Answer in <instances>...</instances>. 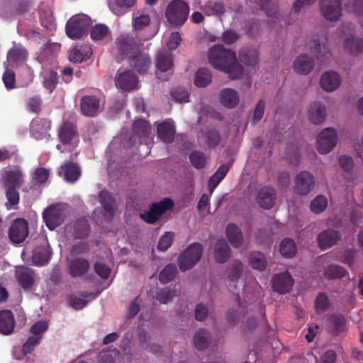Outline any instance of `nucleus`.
Wrapping results in <instances>:
<instances>
[{
	"mask_svg": "<svg viewBox=\"0 0 363 363\" xmlns=\"http://www.w3.org/2000/svg\"><path fill=\"white\" fill-rule=\"evenodd\" d=\"M208 60L213 68L228 74L231 79H239L243 74V67L238 62L235 52L221 45L208 50Z\"/></svg>",
	"mask_w": 363,
	"mask_h": 363,
	"instance_id": "nucleus-1",
	"label": "nucleus"
},
{
	"mask_svg": "<svg viewBox=\"0 0 363 363\" xmlns=\"http://www.w3.org/2000/svg\"><path fill=\"white\" fill-rule=\"evenodd\" d=\"M203 254V247L199 242H194L181 253L177 259L178 264L182 271L191 269L201 259Z\"/></svg>",
	"mask_w": 363,
	"mask_h": 363,
	"instance_id": "nucleus-2",
	"label": "nucleus"
},
{
	"mask_svg": "<svg viewBox=\"0 0 363 363\" xmlns=\"http://www.w3.org/2000/svg\"><path fill=\"white\" fill-rule=\"evenodd\" d=\"M189 13L188 4L182 0L171 1L166 10L168 21L174 26H182L186 21Z\"/></svg>",
	"mask_w": 363,
	"mask_h": 363,
	"instance_id": "nucleus-3",
	"label": "nucleus"
},
{
	"mask_svg": "<svg viewBox=\"0 0 363 363\" xmlns=\"http://www.w3.org/2000/svg\"><path fill=\"white\" fill-rule=\"evenodd\" d=\"M91 24V18L84 14L72 17L67 23L66 33L73 39H78L86 33Z\"/></svg>",
	"mask_w": 363,
	"mask_h": 363,
	"instance_id": "nucleus-4",
	"label": "nucleus"
},
{
	"mask_svg": "<svg viewBox=\"0 0 363 363\" xmlns=\"http://www.w3.org/2000/svg\"><path fill=\"white\" fill-rule=\"evenodd\" d=\"M173 206V201L169 198H165L162 201L153 203L150 206L147 211L140 213V218L147 223L153 224L156 223L160 218L167 210Z\"/></svg>",
	"mask_w": 363,
	"mask_h": 363,
	"instance_id": "nucleus-5",
	"label": "nucleus"
},
{
	"mask_svg": "<svg viewBox=\"0 0 363 363\" xmlns=\"http://www.w3.org/2000/svg\"><path fill=\"white\" fill-rule=\"evenodd\" d=\"M337 142L336 130L333 128H326L318 136L317 149L320 154H328L335 147Z\"/></svg>",
	"mask_w": 363,
	"mask_h": 363,
	"instance_id": "nucleus-6",
	"label": "nucleus"
},
{
	"mask_svg": "<svg viewBox=\"0 0 363 363\" xmlns=\"http://www.w3.org/2000/svg\"><path fill=\"white\" fill-rule=\"evenodd\" d=\"M172 65V55L167 50L159 52L156 61V74L157 78L162 81L167 80L169 75L172 74L171 68Z\"/></svg>",
	"mask_w": 363,
	"mask_h": 363,
	"instance_id": "nucleus-7",
	"label": "nucleus"
},
{
	"mask_svg": "<svg viewBox=\"0 0 363 363\" xmlns=\"http://www.w3.org/2000/svg\"><path fill=\"white\" fill-rule=\"evenodd\" d=\"M29 235L28 224L23 218L14 220L9 229V237L13 243L18 244L23 242Z\"/></svg>",
	"mask_w": 363,
	"mask_h": 363,
	"instance_id": "nucleus-8",
	"label": "nucleus"
},
{
	"mask_svg": "<svg viewBox=\"0 0 363 363\" xmlns=\"http://www.w3.org/2000/svg\"><path fill=\"white\" fill-rule=\"evenodd\" d=\"M320 10L328 21H337L342 15L341 0H320Z\"/></svg>",
	"mask_w": 363,
	"mask_h": 363,
	"instance_id": "nucleus-9",
	"label": "nucleus"
},
{
	"mask_svg": "<svg viewBox=\"0 0 363 363\" xmlns=\"http://www.w3.org/2000/svg\"><path fill=\"white\" fill-rule=\"evenodd\" d=\"M43 217L48 228L54 230L63 223L65 213L59 206H52L43 212Z\"/></svg>",
	"mask_w": 363,
	"mask_h": 363,
	"instance_id": "nucleus-10",
	"label": "nucleus"
},
{
	"mask_svg": "<svg viewBox=\"0 0 363 363\" xmlns=\"http://www.w3.org/2000/svg\"><path fill=\"white\" fill-rule=\"evenodd\" d=\"M294 282L291 274L287 272L274 275L271 281L273 291L281 294L289 292Z\"/></svg>",
	"mask_w": 363,
	"mask_h": 363,
	"instance_id": "nucleus-11",
	"label": "nucleus"
},
{
	"mask_svg": "<svg viewBox=\"0 0 363 363\" xmlns=\"http://www.w3.org/2000/svg\"><path fill=\"white\" fill-rule=\"evenodd\" d=\"M59 138L64 145L76 146L78 143V135L75 123L72 121L64 122L59 131Z\"/></svg>",
	"mask_w": 363,
	"mask_h": 363,
	"instance_id": "nucleus-12",
	"label": "nucleus"
},
{
	"mask_svg": "<svg viewBox=\"0 0 363 363\" xmlns=\"http://www.w3.org/2000/svg\"><path fill=\"white\" fill-rule=\"evenodd\" d=\"M138 84V79L129 70L122 71L119 69L116 76V85L125 91H130L136 88Z\"/></svg>",
	"mask_w": 363,
	"mask_h": 363,
	"instance_id": "nucleus-13",
	"label": "nucleus"
},
{
	"mask_svg": "<svg viewBox=\"0 0 363 363\" xmlns=\"http://www.w3.org/2000/svg\"><path fill=\"white\" fill-rule=\"evenodd\" d=\"M101 99L96 96H84L81 99L82 113L89 117L96 116L100 111Z\"/></svg>",
	"mask_w": 363,
	"mask_h": 363,
	"instance_id": "nucleus-14",
	"label": "nucleus"
},
{
	"mask_svg": "<svg viewBox=\"0 0 363 363\" xmlns=\"http://www.w3.org/2000/svg\"><path fill=\"white\" fill-rule=\"evenodd\" d=\"M315 186V179L308 172H300L296 178V190L302 195L308 194Z\"/></svg>",
	"mask_w": 363,
	"mask_h": 363,
	"instance_id": "nucleus-15",
	"label": "nucleus"
},
{
	"mask_svg": "<svg viewBox=\"0 0 363 363\" xmlns=\"http://www.w3.org/2000/svg\"><path fill=\"white\" fill-rule=\"evenodd\" d=\"M341 84V77L338 73L329 71L323 73L320 79L321 88L327 91L332 92L339 88Z\"/></svg>",
	"mask_w": 363,
	"mask_h": 363,
	"instance_id": "nucleus-16",
	"label": "nucleus"
},
{
	"mask_svg": "<svg viewBox=\"0 0 363 363\" xmlns=\"http://www.w3.org/2000/svg\"><path fill=\"white\" fill-rule=\"evenodd\" d=\"M314 60L306 54L298 55L293 62L292 68L298 74L307 75L314 69Z\"/></svg>",
	"mask_w": 363,
	"mask_h": 363,
	"instance_id": "nucleus-17",
	"label": "nucleus"
},
{
	"mask_svg": "<svg viewBox=\"0 0 363 363\" xmlns=\"http://www.w3.org/2000/svg\"><path fill=\"white\" fill-rule=\"evenodd\" d=\"M116 48L121 55V60L128 53L140 46V43H138L136 40L130 35H121L116 40Z\"/></svg>",
	"mask_w": 363,
	"mask_h": 363,
	"instance_id": "nucleus-18",
	"label": "nucleus"
},
{
	"mask_svg": "<svg viewBox=\"0 0 363 363\" xmlns=\"http://www.w3.org/2000/svg\"><path fill=\"white\" fill-rule=\"evenodd\" d=\"M327 116V110L325 105L320 102H313L308 109V117L311 123L319 125L323 123Z\"/></svg>",
	"mask_w": 363,
	"mask_h": 363,
	"instance_id": "nucleus-19",
	"label": "nucleus"
},
{
	"mask_svg": "<svg viewBox=\"0 0 363 363\" xmlns=\"http://www.w3.org/2000/svg\"><path fill=\"white\" fill-rule=\"evenodd\" d=\"M220 104L228 108L236 107L240 102V97L238 91L231 88L221 89L218 94Z\"/></svg>",
	"mask_w": 363,
	"mask_h": 363,
	"instance_id": "nucleus-20",
	"label": "nucleus"
},
{
	"mask_svg": "<svg viewBox=\"0 0 363 363\" xmlns=\"http://www.w3.org/2000/svg\"><path fill=\"white\" fill-rule=\"evenodd\" d=\"M275 200V190L273 188L263 187L257 194V201L262 208H271L274 205Z\"/></svg>",
	"mask_w": 363,
	"mask_h": 363,
	"instance_id": "nucleus-21",
	"label": "nucleus"
},
{
	"mask_svg": "<svg viewBox=\"0 0 363 363\" xmlns=\"http://www.w3.org/2000/svg\"><path fill=\"white\" fill-rule=\"evenodd\" d=\"M157 131L158 137L163 142L167 143H172L175 135V126L173 121L168 119L158 124Z\"/></svg>",
	"mask_w": 363,
	"mask_h": 363,
	"instance_id": "nucleus-22",
	"label": "nucleus"
},
{
	"mask_svg": "<svg viewBox=\"0 0 363 363\" xmlns=\"http://www.w3.org/2000/svg\"><path fill=\"white\" fill-rule=\"evenodd\" d=\"M59 174L63 176L68 182H75L81 176V170L77 164L66 162L60 167Z\"/></svg>",
	"mask_w": 363,
	"mask_h": 363,
	"instance_id": "nucleus-23",
	"label": "nucleus"
},
{
	"mask_svg": "<svg viewBox=\"0 0 363 363\" xmlns=\"http://www.w3.org/2000/svg\"><path fill=\"white\" fill-rule=\"evenodd\" d=\"M347 329V321L343 316L332 315L328 319V330L334 335L337 336L346 332Z\"/></svg>",
	"mask_w": 363,
	"mask_h": 363,
	"instance_id": "nucleus-24",
	"label": "nucleus"
},
{
	"mask_svg": "<svg viewBox=\"0 0 363 363\" xmlns=\"http://www.w3.org/2000/svg\"><path fill=\"white\" fill-rule=\"evenodd\" d=\"M16 276L20 285L25 290L30 289L35 283L34 272L28 267L18 268Z\"/></svg>",
	"mask_w": 363,
	"mask_h": 363,
	"instance_id": "nucleus-25",
	"label": "nucleus"
},
{
	"mask_svg": "<svg viewBox=\"0 0 363 363\" xmlns=\"http://www.w3.org/2000/svg\"><path fill=\"white\" fill-rule=\"evenodd\" d=\"M50 128V122L45 118H35L30 123V131L36 139L46 136Z\"/></svg>",
	"mask_w": 363,
	"mask_h": 363,
	"instance_id": "nucleus-26",
	"label": "nucleus"
},
{
	"mask_svg": "<svg viewBox=\"0 0 363 363\" xmlns=\"http://www.w3.org/2000/svg\"><path fill=\"white\" fill-rule=\"evenodd\" d=\"M151 64L150 57L145 53H138L131 57L130 60V66L140 74L146 73Z\"/></svg>",
	"mask_w": 363,
	"mask_h": 363,
	"instance_id": "nucleus-27",
	"label": "nucleus"
},
{
	"mask_svg": "<svg viewBox=\"0 0 363 363\" xmlns=\"http://www.w3.org/2000/svg\"><path fill=\"white\" fill-rule=\"evenodd\" d=\"M15 327L14 316L11 311L3 310L0 311V333L10 335Z\"/></svg>",
	"mask_w": 363,
	"mask_h": 363,
	"instance_id": "nucleus-28",
	"label": "nucleus"
},
{
	"mask_svg": "<svg viewBox=\"0 0 363 363\" xmlns=\"http://www.w3.org/2000/svg\"><path fill=\"white\" fill-rule=\"evenodd\" d=\"M2 179L5 186L16 187L23 183V173L19 168L5 170L2 175Z\"/></svg>",
	"mask_w": 363,
	"mask_h": 363,
	"instance_id": "nucleus-29",
	"label": "nucleus"
},
{
	"mask_svg": "<svg viewBox=\"0 0 363 363\" xmlns=\"http://www.w3.org/2000/svg\"><path fill=\"white\" fill-rule=\"evenodd\" d=\"M339 240L340 235L334 230H325L318 236V245L322 249H327L333 246Z\"/></svg>",
	"mask_w": 363,
	"mask_h": 363,
	"instance_id": "nucleus-30",
	"label": "nucleus"
},
{
	"mask_svg": "<svg viewBox=\"0 0 363 363\" xmlns=\"http://www.w3.org/2000/svg\"><path fill=\"white\" fill-rule=\"evenodd\" d=\"M69 273L73 277H78L86 274L89 269V263L85 259L77 258L69 262Z\"/></svg>",
	"mask_w": 363,
	"mask_h": 363,
	"instance_id": "nucleus-31",
	"label": "nucleus"
},
{
	"mask_svg": "<svg viewBox=\"0 0 363 363\" xmlns=\"http://www.w3.org/2000/svg\"><path fill=\"white\" fill-rule=\"evenodd\" d=\"M230 254V249L227 242L223 240H219L214 247V257L219 263L225 262Z\"/></svg>",
	"mask_w": 363,
	"mask_h": 363,
	"instance_id": "nucleus-32",
	"label": "nucleus"
},
{
	"mask_svg": "<svg viewBox=\"0 0 363 363\" xmlns=\"http://www.w3.org/2000/svg\"><path fill=\"white\" fill-rule=\"evenodd\" d=\"M226 236L231 245L235 247H238L242 244V234L240 228L235 224L230 223L228 225Z\"/></svg>",
	"mask_w": 363,
	"mask_h": 363,
	"instance_id": "nucleus-33",
	"label": "nucleus"
},
{
	"mask_svg": "<svg viewBox=\"0 0 363 363\" xmlns=\"http://www.w3.org/2000/svg\"><path fill=\"white\" fill-rule=\"evenodd\" d=\"M211 342L209 333L203 328L198 330L194 337V344L199 350H203L207 348Z\"/></svg>",
	"mask_w": 363,
	"mask_h": 363,
	"instance_id": "nucleus-34",
	"label": "nucleus"
},
{
	"mask_svg": "<svg viewBox=\"0 0 363 363\" xmlns=\"http://www.w3.org/2000/svg\"><path fill=\"white\" fill-rule=\"evenodd\" d=\"M194 81L197 87H206L212 82V74L207 68H200L196 72Z\"/></svg>",
	"mask_w": 363,
	"mask_h": 363,
	"instance_id": "nucleus-35",
	"label": "nucleus"
},
{
	"mask_svg": "<svg viewBox=\"0 0 363 363\" xmlns=\"http://www.w3.org/2000/svg\"><path fill=\"white\" fill-rule=\"evenodd\" d=\"M243 272V264L240 260H234L225 271V277L231 282H235Z\"/></svg>",
	"mask_w": 363,
	"mask_h": 363,
	"instance_id": "nucleus-36",
	"label": "nucleus"
},
{
	"mask_svg": "<svg viewBox=\"0 0 363 363\" xmlns=\"http://www.w3.org/2000/svg\"><path fill=\"white\" fill-rule=\"evenodd\" d=\"M311 52L318 59L324 61L328 58L329 55L328 48L320 41V40H314L312 45H310Z\"/></svg>",
	"mask_w": 363,
	"mask_h": 363,
	"instance_id": "nucleus-37",
	"label": "nucleus"
},
{
	"mask_svg": "<svg viewBox=\"0 0 363 363\" xmlns=\"http://www.w3.org/2000/svg\"><path fill=\"white\" fill-rule=\"evenodd\" d=\"M347 274L346 269L340 265L330 264L325 267L324 277L327 279H336L344 277Z\"/></svg>",
	"mask_w": 363,
	"mask_h": 363,
	"instance_id": "nucleus-38",
	"label": "nucleus"
},
{
	"mask_svg": "<svg viewBox=\"0 0 363 363\" xmlns=\"http://www.w3.org/2000/svg\"><path fill=\"white\" fill-rule=\"evenodd\" d=\"M50 256V252L47 246L36 247L33 253L32 260L35 264L41 265L46 263Z\"/></svg>",
	"mask_w": 363,
	"mask_h": 363,
	"instance_id": "nucleus-39",
	"label": "nucleus"
},
{
	"mask_svg": "<svg viewBox=\"0 0 363 363\" xmlns=\"http://www.w3.org/2000/svg\"><path fill=\"white\" fill-rule=\"evenodd\" d=\"M279 251L281 255L286 258L294 257L297 252L294 241L290 238H285L280 243Z\"/></svg>",
	"mask_w": 363,
	"mask_h": 363,
	"instance_id": "nucleus-40",
	"label": "nucleus"
},
{
	"mask_svg": "<svg viewBox=\"0 0 363 363\" xmlns=\"http://www.w3.org/2000/svg\"><path fill=\"white\" fill-rule=\"evenodd\" d=\"M248 262L255 269L263 271L267 267V261L264 256L259 252H252L250 254Z\"/></svg>",
	"mask_w": 363,
	"mask_h": 363,
	"instance_id": "nucleus-41",
	"label": "nucleus"
},
{
	"mask_svg": "<svg viewBox=\"0 0 363 363\" xmlns=\"http://www.w3.org/2000/svg\"><path fill=\"white\" fill-rule=\"evenodd\" d=\"M228 171L229 166L227 164H222L209 179L208 186L211 191L210 194L213 192L214 189L223 179Z\"/></svg>",
	"mask_w": 363,
	"mask_h": 363,
	"instance_id": "nucleus-42",
	"label": "nucleus"
},
{
	"mask_svg": "<svg viewBox=\"0 0 363 363\" xmlns=\"http://www.w3.org/2000/svg\"><path fill=\"white\" fill-rule=\"evenodd\" d=\"M344 50L351 54H358L363 50V40L350 36L344 43Z\"/></svg>",
	"mask_w": 363,
	"mask_h": 363,
	"instance_id": "nucleus-43",
	"label": "nucleus"
},
{
	"mask_svg": "<svg viewBox=\"0 0 363 363\" xmlns=\"http://www.w3.org/2000/svg\"><path fill=\"white\" fill-rule=\"evenodd\" d=\"M240 61L247 66H255L258 63L259 55L255 50H244L239 53Z\"/></svg>",
	"mask_w": 363,
	"mask_h": 363,
	"instance_id": "nucleus-44",
	"label": "nucleus"
},
{
	"mask_svg": "<svg viewBox=\"0 0 363 363\" xmlns=\"http://www.w3.org/2000/svg\"><path fill=\"white\" fill-rule=\"evenodd\" d=\"M28 57V52L21 45L13 46L8 53V58L13 62H24Z\"/></svg>",
	"mask_w": 363,
	"mask_h": 363,
	"instance_id": "nucleus-45",
	"label": "nucleus"
},
{
	"mask_svg": "<svg viewBox=\"0 0 363 363\" xmlns=\"http://www.w3.org/2000/svg\"><path fill=\"white\" fill-rule=\"evenodd\" d=\"M177 273V269L174 264H167L160 274V281L162 284H167L173 280Z\"/></svg>",
	"mask_w": 363,
	"mask_h": 363,
	"instance_id": "nucleus-46",
	"label": "nucleus"
},
{
	"mask_svg": "<svg viewBox=\"0 0 363 363\" xmlns=\"http://www.w3.org/2000/svg\"><path fill=\"white\" fill-rule=\"evenodd\" d=\"M99 197L100 203L104 206L106 211L111 215L113 214L116 209V204L108 193L106 191H102L99 193Z\"/></svg>",
	"mask_w": 363,
	"mask_h": 363,
	"instance_id": "nucleus-47",
	"label": "nucleus"
},
{
	"mask_svg": "<svg viewBox=\"0 0 363 363\" xmlns=\"http://www.w3.org/2000/svg\"><path fill=\"white\" fill-rule=\"evenodd\" d=\"M328 206V200L325 196L319 195L313 199L310 204V209L315 213H320Z\"/></svg>",
	"mask_w": 363,
	"mask_h": 363,
	"instance_id": "nucleus-48",
	"label": "nucleus"
},
{
	"mask_svg": "<svg viewBox=\"0 0 363 363\" xmlns=\"http://www.w3.org/2000/svg\"><path fill=\"white\" fill-rule=\"evenodd\" d=\"M6 197L7 199V203L6 206L8 208H11V206H16L18 204L20 200L19 193L14 186H6Z\"/></svg>",
	"mask_w": 363,
	"mask_h": 363,
	"instance_id": "nucleus-49",
	"label": "nucleus"
},
{
	"mask_svg": "<svg viewBox=\"0 0 363 363\" xmlns=\"http://www.w3.org/2000/svg\"><path fill=\"white\" fill-rule=\"evenodd\" d=\"M133 131L140 137H145L150 134L151 131V126L145 120H138L133 124Z\"/></svg>",
	"mask_w": 363,
	"mask_h": 363,
	"instance_id": "nucleus-50",
	"label": "nucleus"
},
{
	"mask_svg": "<svg viewBox=\"0 0 363 363\" xmlns=\"http://www.w3.org/2000/svg\"><path fill=\"white\" fill-rule=\"evenodd\" d=\"M109 28L104 24H97L94 26L91 31V37L94 40H101L108 35Z\"/></svg>",
	"mask_w": 363,
	"mask_h": 363,
	"instance_id": "nucleus-51",
	"label": "nucleus"
},
{
	"mask_svg": "<svg viewBox=\"0 0 363 363\" xmlns=\"http://www.w3.org/2000/svg\"><path fill=\"white\" fill-rule=\"evenodd\" d=\"M206 142L209 148H214L219 145L221 138L219 133L213 129L208 128L205 133Z\"/></svg>",
	"mask_w": 363,
	"mask_h": 363,
	"instance_id": "nucleus-52",
	"label": "nucleus"
},
{
	"mask_svg": "<svg viewBox=\"0 0 363 363\" xmlns=\"http://www.w3.org/2000/svg\"><path fill=\"white\" fill-rule=\"evenodd\" d=\"M89 225L86 220L82 219L74 225L75 236L78 238H85L89 235Z\"/></svg>",
	"mask_w": 363,
	"mask_h": 363,
	"instance_id": "nucleus-53",
	"label": "nucleus"
},
{
	"mask_svg": "<svg viewBox=\"0 0 363 363\" xmlns=\"http://www.w3.org/2000/svg\"><path fill=\"white\" fill-rule=\"evenodd\" d=\"M150 23V18L147 14H140L136 16L134 13L133 20V28L134 30H141L149 26Z\"/></svg>",
	"mask_w": 363,
	"mask_h": 363,
	"instance_id": "nucleus-54",
	"label": "nucleus"
},
{
	"mask_svg": "<svg viewBox=\"0 0 363 363\" xmlns=\"http://www.w3.org/2000/svg\"><path fill=\"white\" fill-rule=\"evenodd\" d=\"M315 306L316 311L318 313H323L329 309L330 303L325 294L321 293L318 294L315 300Z\"/></svg>",
	"mask_w": 363,
	"mask_h": 363,
	"instance_id": "nucleus-55",
	"label": "nucleus"
},
{
	"mask_svg": "<svg viewBox=\"0 0 363 363\" xmlns=\"http://www.w3.org/2000/svg\"><path fill=\"white\" fill-rule=\"evenodd\" d=\"M203 11L207 16L222 14L225 11V6L222 2H215L205 6Z\"/></svg>",
	"mask_w": 363,
	"mask_h": 363,
	"instance_id": "nucleus-56",
	"label": "nucleus"
},
{
	"mask_svg": "<svg viewBox=\"0 0 363 363\" xmlns=\"http://www.w3.org/2000/svg\"><path fill=\"white\" fill-rule=\"evenodd\" d=\"M190 160L194 167L197 169L203 168L206 163V157L203 152L194 151L190 155Z\"/></svg>",
	"mask_w": 363,
	"mask_h": 363,
	"instance_id": "nucleus-57",
	"label": "nucleus"
},
{
	"mask_svg": "<svg viewBox=\"0 0 363 363\" xmlns=\"http://www.w3.org/2000/svg\"><path fill=\"white\" fill-rule=\"evenodd\" d=\"M174 239V233L172 232H167L159 240L157 244V250L162 252L166 251L172 243Z\"/></svg>",
	"mask_w": 363,
	"mask_h": 363,
	"instance_id": "nucleus-58",
	"label": "nucleus"
},
{
	"mask_svg": "<svg viewBox=\"0 0 363 363\" xmlns=\"http://www.w3.org/2000/svg\"><path fill=\"white\" fill-rule=\"evenodd\" d=\"M175 296V290H172L169 288H165L159 291V292L157 294V298L162 303L164 304L172 301L173 297Z\"/></svg>",
	"mask_w": 363,
	"mask_h": 363,
	"instance_id": "nucleus-59",
	"label": "nucleus"
},
{
	"mask_svg": "<svg viewBox=\"0 0 363 363\" xmlns=\"http://www.w3.org/2000/svg\"><path fill=\"white\" fill-rule=\"evenodd\" d=\"M57 82V73L51 71L45 77L43 84L46 89H49L50 92H52Z\"/></svg>",
	"mask_w": 363,
	"mask_h": 363,
	"instance_id": "nucleus-60",
	"label": "nucleus"
},
{
	"mask_svg": "<svg viewBox=\"0 0 363 363\" xmlns=\"http://www.w3.org/2000/svg\"><path fill=\"white\" fill-rule=\"evenodd\" d=\"M41 340V336L30 337L23 345V352L24 354L30 353L34 347L38 345Z\"/></svg>",
	"mask_w": 363,
	"mask_h": 363,
	"instance_id": "nucleus-61",
	"label": "nucleus"
},
{
	"mask_svg": "<svg viewBox=\"0 0 363 363\" xmlns=\"http://www.w3.org/2000/svg\"><path fill=\"white\" fill-rule=\"evenodd\" d=\"M94 269L96 273L104 279L108 278L111 269L103 262H96L94 264Z\"/></svg>",
	"mask_w": 363,
	"mask_h": 363,
	"instance_id": "nucleus-62",
	"label": "nucleus"
},
{
	"mask_svg": "<svg viewBox=\"0 0 363 363\" xmlns=\"http://www.w3.org/2000/svg\"><path fill=\"white\" fill-rule=\"evenodd\" d=\"M172 99L179 103L189 101V94L186 91L182 89H176L171 92Z\"/></svg>",
	"mask_w": 363,
	"mask_h": 363,
	"instance_id": "nucleus-63",
	"label": "nucleus"
},
{
	"mask_svg": "<svg viewBox=\"0 0 363 363\" xmlns=\"http://www.w3.org/2000/svg\"><path fill=\"white\" fill-rule=\"evenodd\" d=\"M339 164L345 172H350L354 166L353 160L351 157L341 155L339 157Z\"/></svg>",
	"mask_w": 363,
	"mask_h": 363,
	"instance_id": "nucleus-64",
	"label": "nucleus"
}]
</instances>
